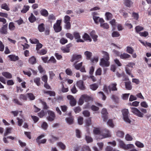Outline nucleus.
Here are the masks:
<instances>
[{"label": "nucleus", "instance_id": "49", "mask_svg": "<svg viewBox=\"0 0 151 151\" xmlns=\"http://www.w3.org/2000/svg\"><path fill=\"white\" fill-rule=\"evenodd\" d=\"M12 128L11 127H8L7 128L6 132L4 134V136H6L9 134L11 133Z\"/></svg>", "mask_w": 151, "mask_h": 151}, {"label": "nucleus", "instance_id": "30", "mask_svg": "<svg viewBox=\"0 0 151 151\" xmlns=\"http://www.w3.org/2000/svg\"><path fill=\"white\" fill-rule=\"evenodd\" d=\"M29 7L28 5L24 6L21 12L23 13H26L29 10Z\"/></svg>", "mask_w": 151, "mask_h": 151}, {"label": "nucleus", "instance_id": "55", "mask_svg": "<svg viewBox=\"0 0 151 151\" xmlns=\"http://www.w3.org/2000/svg\"><path fill=\"white\" fill-rule=\"evenodd\" d=\"M136 145L139 147L142 148L144 147V145L143 143L137 141L135 143Z\"/></svg>", "mask_w": 151, "mask_h": 151}, {"label": "nucleus", "instance_id": "46", "mask_svg": "<svg viewBox=\"0 0 151 151\" xmlns=\"http://www.w3.org/2000/svg\"><path fill=\"white\" fill-rule=\"evenodd\" d=\"M100 26L104 29H108L109 28V24L107 23H101Z\"/></svg>", "mask_w": 151, "mask_h": 151}, {"label": "nucleus", "instance_id": "44", "mask_svg": "<svg viewBox=\"0 0 151 151\" xmlns=\"http://www.w3.org/2000/svg\"><path fill=\"white\" fill-rule=\"evenodd\" d=\"M40 78H36L34 79V81L37 86H39L40 85Z\"/></svg>", "mask_w": 151, "mask_h": 151}, {"label": "nucleus", "instance_id": "45", "mask_svg": "<svg viewBox=\"0 0 151 151\" xmlns=\"http://www.w3.org/2000/svg\"><path fill=\"white\" fill-rule=\"evenodd\" d=\"M110 23L113 27L112 30H114L115 29L114 27L116 26V21L115 19H113L110 22Z\"/></svg>", "mask_w": 151, "mask_h": 151}, {"label": "nucleus", "instance_id": "9", "mask_svg": "<svg viewBox=\"0 0 151 151\" xmlns=\"http://www.w3.org/2000/svg\"><path fill=\"white\" fill-rule=\"evenodd\" d=\"M109 60L102 58L101 59L99 65L102 67H108L110 65V63L109 61Z\"/></svg>", "mask_w": 151, "mask_h": 151}, {"label": "nucleus", "instance_id": "52", "mask_svg": "<svg viewBox=\"0 0 151 151\" xmlns=\"http://www.w3.org/2000/svg\"><path fill=\"white\" fill-rule=\"evenodd\" d=\"M112 99L116 102L118 103L119 101V97L117 95H113Z\"/></svg>", "mask_w": 151, "mask_h": 151}, {"label": "nucleus", "instance_id": "3", "mask_svg": "<svg viewBox=\"0 0 151 151\" xmlns=\"http://www.w3.org/2000/svg\"><path fill=\"white\" fill-rule=\"evenodd\" d=\"M111 136L110 132L109 131L106 129H104L102 130V134L99 138V139H102L106 137H108Z\"/></svg>", "mask_w": 151, "mask_h": 151}, {"label": "nucleus", "instance_id": "27", "mask_svg": "<svg viewBox=\"0 0 151 151\" xmlns=\"http://www.w3.org/2000/svg\"><path fill=\"white\" fill-rule=\"evenodd\" d=\"M101 53L104 55L103 58H104L105 59L109 60V53L107 52L104 51H102Z\"/></svg>", "mask_w": 151, "mask_h": 151}, {"label": "nucleus", "instance_id": "32", "mask_svg": "<svg viewBox=\"0 0 151 151\" xmlns=\"http://www.w3.org/2000/svg\"><path fill=\"white\" fill-rule=\"evenodd\" d=\"M1 9H4L6 11H8L10 10V8L8 6L6 3H4L1 4Z\"/></svg>", "mask_w": 151, "mask_h": 151}, {"label": "nucleus", "instance_id": "61", "mask_svg": "<svg viewBox=\"0 0 151 151\" xmlns=\"http://www.w3.org/2000/svg\"><path fill=\"white\" fill-rule=\"evenodd\" d=\"M139 34L140 36L144 37H146L148 35V33L147 31L140 32L139 33Z\"/></svg>", "mask_w": 151, "mask_h": 151}, {"label": "nucleus", "instance_id": "58", "mask_svg": "<svg viewBox=\"0 0 151 151\" xmlns=\"http://www.w3.org/2000/svg\"><path fill=\"white\" fill-rule=\"evenodd\" d=\"M56 62V60L53 56H52L49 60V63H55Z\"/></svg>", "mask_w": 151, "mask_h": 151}, {"label": "nucleus", "instance_id": "13", "mask_svg": "<svg viewBox=\"0 0 151 151\" xmlns=\"http://www.w3.org/2000/svg\"><path fill=\"white\" fill-rule=\"evenodd\" d=\"M93 19L95 23L97 24L99 22L101 23H104V20L102 18H100L99 17L94 16L93 17Z\"/></svg>", "mask_w": 151, "mask_h": 151}, {"label": "nucleus", "instance_id": "26", "mask_svg": "<svg viewBox=\"0 0 151 151\" xmlns=\"http://www.w3.org/2000/svg\"><path fill=\"white\" fill-rule=\"evenodd\" d=\"M73 118L72 116L65 118V120L67 123L69 124H71L73 123Z\"/></svg>", "mask_w": 151, "mask_h": 151}, {"label": "nucleus", "instance_id": "28", "mask_svg": "<svg viewBox=\"0 0 151 151\" xmlns=\"http://www.w3.org/2000/svg\"><path fill=\"white\" fill-rule=\"evenodd\" d=\"M29 20L31 23H33L36 20V18L32 13H31L30 17L29 18Z\"/></svg>", "mask_w": 151, "mask_h": 151}, {"label": "nucleus", "instance_id": "16", "mask_svg": "<svg viewBox=\"0 0 151 151\" xmlns=\"http://www.w3.org/2000/svg\"><path fill=\"white\" fill-rule=\"evenodd\" d=\"M40 12L41 15L45 17H47L49 14L48 12L45 9H41Z\"/></svg>", "mask_w": 151, "mask_h": 151}, {"label": "nucleus", "instance_id": "19", "mask_svg": "<svg viewBox=\"0 0 151 151\" xmlns=\"http://www.w3.org/2000/svg\"><path fill=\"white\" fill-rule=\"evenodd\" d=\"M91 36L93 39V41L96 42L97 40L98 36L95 34V32L94 31H92L90 33Z\"/></svg>", "mask_w": 151, "mask_h": 151}, {"label": "nucleus", "instance_id": "47", "mask_svg": "<svg viewBox=\"0 0 151 151\" xmlns=\"http://www.w3.org/2000/svg\"><path fill=\"white\" fill-rule=\"evenodd\" d=\"M48 127L47 124L46 122H43L41 125V127L44 130L46 129Z\"/></svg>", "mask_w": 151, "mask_h": 151}, {"label": "nucleus", "instance_id": "24", "mask_svg": "<svg viewBox=\"0 0 151 151\" xmlns=\"http://www.w3.org/2000/svg\"><path fill=\"white\" fill-rule=\"evenodd\" d=\"M125 87L127 90H130L132 89V86L131 85V82L130 81L125 82Z\"/></svg>", "mask_w": 151, "mask_h": 151}, {"label": "nucleus", "instance_id": "54", "mask_svg": "<svg viewBox=\"0 0 151 151\" xmlns=\"http://www.w3.org/2000/svg\"><path fill=\"white\" fill-rule=\"evenodd\" d=\"M85 139L88 143L91 142L93 141L92 139L89 136H86Z\"/></svg>", "mask_w": 151, "mask_h": 151}, {"label": "nucleus", "instance_id": "2", "mask_svg": "<svg viewBox=\"0 0 151 151\" xmlns=\"http://www.w3.org/2000/svg\"><path fill=\"white\" fill-rule=\"evenodd\" d=\"M62 22V20H57L56 22L53 25V28L56 32H60L62 30V27L61 24Z\"/></svg>", "mask_w": 151, "mask_h": 151}, {"label": "nucleus", "instance_id": "43", "mask_svg": "<svg viewBox=\"0 0 151 151\" xmlns=\"http://www.w3.org/2000/svg\"><path fill=\"white\" fill-rule=\"evenodd\" d=\"M104 91L107 94H109L111 93V90L109 88V86H104L103 88Z\"/></svg>", "mask_w": 151, "mask_h": 151}, {"label": "nucleus", "instance_id": "38", "mask_svg": "<svg viewBox=\"0 0 151 151\" xmlns=\"http://www.w3.org/2000/svg\"><path fill=\"white\" fill-rule=\"evenodd\" d=\"M116 135L119 137H124V133L122 131L119 130L116 132Z\"/></svg>", "mask_w": 151, "mask_h": 151}, {"label": "nucleus", "instance_id": "63", "mask_svg": "<svg viewBox=\"0 0 151 151\" xmlns=\"http://www.w3.org/2000/svg\"><path fill=\"white\" fill-rule=\"evenodd\" d=\"M124 149H129L134 148V146L133 144H129L126 145Z\"/></svg>", "mask_w": 151, "mask_h": 151}, {"label": "nucleus", "instance_id": "8", "mask_svg": "<svg viewBox=\"0 0 151 151\" xmlns=\"http://www.w3.org/2000/svg\"><path fill=\"white\" fill-rule=\"evenodd\" d=\"M91 151L89 146L84 145L83 146H79L75 147L74 151Z\"/></svg>", "mask_w": 151, "mask_h": 151}, {"label": "nucleus", "instance_id": "57", "mask_svg": "<svg viewBox=\"0 0 151 151\" xmlns=\"http://www.w3.org/2000/svg\"><path fill=\"white\" fill-rule=\"evenodd\" d=\"M65 36L68 38L70 39V40H72L74 38L73 35L70 33H66Z\"/></svg>", "mask_w": 151, "mask_h": 151}, {"label": "nucleus", "instance_id": "39", "mask_svg": "<svg viewBox=\"0 0 151 151\" xmlns=\"http://www.w3.org/2000/svg\"><path fill=\"white\" fill-rule=\"evenodd\" d=\"M83 38L85 40H89L90 42L91 41V39L89 36L86 33H85L83 36Z\"/></svg>", "mask_w": 151, "mask_h": 151}, {"label": "nucleus", "instance_id": "36", "mask_svg": "<svg viewBox=\"0 0 151 151\" xmlns=\"http://www.w3.org/2000/svg\"><path fill=\"white\" fill-rule=\"evenodd\" d=\"M105 15L107 20H109L111 19L112 17V14L109 12H106L105 14Z\"/></svg>", "mask_w": 151, "mask_h": 151}, {"label": "nucleus", "instance_id": "40", "mask_svg": "<svg viewBox=\"0 0 151 151\" xmlns=\"http://www.w3.org/2000/svg\"><path fill=\"white\" fill-rule=\"evenodd\" d=\"M90 88L93 90H96L98 87L99 86L96 83H94L90 86Z\"/></svg>", "mask_w": 151, "mask_h": 151}, {"label": "nucleus", "instance_id": "41", "mask_svg": "<svg viewBox=\"0 0 151 151\" xmlns=\"http://www.w3.org/2000/svg\"><path fill=\"white\" fill-rule=\"evenodd\" d=\"M98 94H99L100 97L102 98L103 100H105L106 98V97L103 92H99L98 93Z\"/></svg>", "mask_w": 151, "mask_h": 151}, {"label": "nucleus", "instance_id": "62", "mask_svg": "<svg viewBox=\"0 0 151 151\" xmlns=\"http://www.w3.org/2000/svg\"><path fill=\"white\" fill-rule=\"evenodd\" d=\"M67 40L63 37H62L60 40V43L63 45L65 44L66 43H67Z\"/></svg>", "mask_w": 151, "mask_h": 151}, {"label": "nucleus", "instance_id": "1", "mask_svg": "<svg viewBox=\"0 0 151 151\" xmlns=\"http://www.w3.org/2000/svg\"><path fill=\"white\" fill-rule=\"evenodd\" d=\"M131 111L136 115L142 118L143 117L144 114H146L147 112L146 109L141 108L140 110L142 112H141L140 110L137 108L135 107H130Z\"/></svg>", "mask_w": 151, "mask_h": 151}, {"label": "nucleus", "instance_id": "48", "mask_svg": "<svg viewBox=\"0 0 151 151\" xmlns=\"http://www.w3.org/2000/svg\"><path fill=\"white\" fill-rule=\"evenodd\" d=\"M70 17L68 15H65L64 18L63 22L64 23L69 22L70 21Z\"/></svg>", "mask_w": 151, "mask_h": 151}, {"label": "nucleus", "instance_id": "51", "mask_svg": "<svg viewBox=\"0 0 151 151\" xmlns=\"http://www.w3.org/2000/svg\"><path fill=\"white\" fill-rule=\"evenodd\" d=\"M135 29L136 32L138 33L143 30L144 28L139 26H137L135 27Z\"/></svg>", "mask_w": 151, "mask_h": 151}, {"label": "nucleus", "instance_id": "17", "mask_svg": "<svg viewBox=\"0 0 151 151\" xmlns=\"http://www.w3.org/2000/svg\"><path fill=\"white\" fill-rule=\"evenodd\" d=\"M117 84L116 83H112L109 86V88L110 89L111 91H116L117 90V88L116 87Z\"/></svg>", "mask_w": 151, "mask_h": 151}, {"label": "nucleus", "instance_id": "60", "mask_svg": "<svg viewBox=\"0 0 151 151\" xmlns=\"http://www.w3.org/2000/svg\"><path fill=\"white\" fill-rule=\"evenodd\" d=\"M58 146L60 147L62 149L64 150L65 148V146L62 142H60L58 143Z\"/></svg>", "mask_w": 151, "mask_h": 151}, {"label": "nucleus", "instance_id": "33", "mask_svg": "<svg viewBox=\"0 0 151 151\" xmlns=\"http://www.w3.org/2000/svg\"><path fill=\"white\" fill-rule=\"evenodd\" d=\"M51 138L49 139L50 142L53 143L54 142L58 140V138L54 136L53 135H51Z\"/></svg>", "mask_w": 151, "mask_h": 151}, {"label": "nucleus", "instance_id": "59", "mask_svg": "<svg viewBox=\"0 0 151 151\" xmlns=\"http://www.w3.org/2000/svg\"><path fill=\"white\" fill-rule=\"evenodd\" d=\"M29 41L31 43L33 44H37L39 43V40L37 39H30Z\"/></svg>", "mask_w": 151, "mask_h": 151}, {"label": "nucleus", "instance_id": "20", "mask_svg": "<svg viewBox=\"0 0 151 151\" xmlns=\"http://www.w3.org/2000/svg\"><path fill=\"white\" fill-rule=\"evenodd\" d=\"M8 57L10 58V60L12 61H15L19 59L18 56H15V55H9Z\"/></svg>", "mask_w": 151, "mask_h": 151}, {"label": "nucleus", "instance_id": "12", "mask_svg": "<svg viewBox=\"0 0 151 151\" xmlns=\"http://www.w3.org/2000/svg\"><path fill=\"white\" fill-rule=\"evenodd\" d=\"M76 85L79 89L81 90H84L85 89V87L83 85V82L82 80L78 81L76 83Z\"/></svg>", "mask_w": 151, "mask_h": 151}, {"label": "nucleus", "instance_id": "15", "mask_svg": "<svg viewBox=\"0 0 151 151\" xmlns=\"http://www.w3.org/2000/svg\"><path fill=\"white\" fill-rule=\"evenodd\" d=\"M93 132L95 134L97 135L96 137L98 139H99V138L100 137V136L101 134L102 130L101 131L99 128H95L94 129Z\"/></svg>", "mask_w": 151, "mask_h": 151}, {"label": "nucleus", "instance_id": "29", "mask_svg": "<svg viewBox=\"0 0 151 151\" xmlns=\"http://www.w3.org/2000/svg\"><path fill=\"white\" fill-rule=\"evenodd\" d=\"M29 62L31 64H35L36 63V59L34 57L32 56L29 59Z\"/></svg>", "mask_w": 151, "mask_h": 151}, {"label": "nucleus", "instance_id": "35", "mask_svg": "<svg viewBox=\"0 0 151 151\" xmlns=\"http://www.w3.org/2000/svg\"><path fill=\"white\" fill-rule=\"evenodd\" d=\"M9 29L11 31L14 30L15 29V27L14 25V23L12 22L9 23Z\"/></svg>", "mask_w": 151, "mask_h": 151}, {"label": "nucleus", "instance_id": "42", "mask_svg": "<svg viewBox=\"0 0 151 151\" xmlns=\"http://www.w3.org/2000/svg\"><path fill=\"white\" fill-rule=\"evenodd\" d=\"M48 19L49 20H54L56 19V18L55 15L53 14H50L48 15Z\"/></svg>", "mask_w": 151, "mask_h": 151}, {"label": "nucleus", "instance_id": "25", "mask_svg": "<svg viewBox=\"0 0 151 151\" xmlns=\"http://www.w3.org/2000/svg\"><path fill=\"white\" fill-rule=\"evenodd\" d=\"M124 4L127 6L130 7L133 4L130 0H124Z\"/></svg>", "mask_w": 151, "mask_h": 151}, {"label": "nucleus", "instance_id": "56", "mask_svg": "<svg viewBox=\"0 0 151 151\" xmlns=\"http://www.w3.org/2000/svg\"><path fill=\"white\" fill-rule=\"evenodd\" d=\"M37 52L40 55H44L47 53V51L46 50L43 49L40 51L39 50V51Z\"/></svg>", "mask_w": 151, "mask_h": 151}, {"label": "nucleus", "instance_id": "10", "mask_svg": "<svg viewBox=\"0 0 151 151\" xmlns=\"http://www.w3.org/2000/svg\"><path fill=\"white\" fill-rule=\"evenodd\" d=\"M73 37L76 40L77 42H83L84 41L81 38V36L80 33L77 32H75L73 33Z\"/></svg>", "mask_w": 151, "mask_h": 151}, {"label": "nucleus", "instance_id": "6", "mask_svg": "<svg viewBox=\"0 0 151 151\" xmlns=\"http://www.w3.org/2000/svg\"><path fill=\"white\" fill-rule=\"evenodd\" d=\"M81 56L80 55L75 54L72 55L70 61L72 62H74V64H75L81 59Z\"/></svg>", "mask_w": 151, "mask_h": 151}, {"label": "nucleus", "instance_id": "34", "mask_svg": "<svg viewBox=\"0 0 151 151\" xmlns=\"http://www.w3.org/2000/svg\"><path fill=\"white\" fill-rule=\"evenodd\" d=\"M27 97L30 100H34L35 99V97L33 94L32 93H29L27 94Z\"/></svg>", "mask_w": 151, "mask_h": 151}, {"label": "nucleus", "instance_id": "23", "mask_svg": "<svg viewBox=\"0 0 151 151\" xmlns=\"http://www.w3.org/2000/svg\"><path fill=\"white\" fill-rule=\"evenodd\" d=\"M84 54L86 57L87 59L90 60L92 56V53L91 52L86 51L84 52Z\"/></svg>", "mask_w": 151, "mask_h": 151}, {"label": "nucleus", "instance_id": "4", "mask_svg": "<svg viewBox=\"0 0 151 151\" xmlns=\"http://www.w3.org/2000/svg\"><path fill=\"white\" fill-rule=\"evenodd\" d=\"M91 100V97L86 95H82L80 98L79 101V104L82 105L85 101L86 102H88Z\"/></svg>", "mask_w": 151, "mask_h": 151}, {"label": "nucleus", "instance_id": "64", "mask_svg": "<svg viewBox=\"0 0 151 151\" xmlns=\"http://www.w3.org/2000/svg\"><path fill=\"white\" fill-rule=\"evenodd\" d=\"M120 36L119 33L117 31H114L112 34L113 37H118Z\"/></svg>", "mask_w": 151, "mask_h": 151}, {"label": "nucleus", "instance_id": "53", "mask_svg": "<svg viewBox=\"0 0 151 151\" xmlns=\"http://www.w3.org/2000/svg\"><path fill=\"white\" fill-rule=\"evenodd\" d=\"M130 93H125L122 94V98L124 100H127L128 99Z\"/></svg>", "mask_w": 151, "mask_h": 151}, {"label": "nucleus", "instance_id": "5", "mask_svg": "<svg viewBox=\"0 0 151 151\" xmlns=\"http://www.w3.org/2000/svg\"><path fill=\"white\" fill-rule=\"evenodd\" d=\"M122 112L124 121L129 123H130L131 121L128 117V114L129 113L128 110L127 109H124L122 110Z\"/></svg>", "mask_w": 151, "mask_h": 151}, {"label": "nucleus", "instance_id": "21", "mask_svg": "<svg viewBox=\"0 0 151 151\" xmlns=\"http://www.w3.org/2000/svg\"><path fill=\"white\" fill-rule=\"evenodd\" d=\"M38 29L40 32H43L45 31V24L43 23H41L38 26Z\"/></svg>", "mask_w": 151, "mask_h": 151}, {"label": "nucleus", "instance_id": "22", "mask_svg": "<svg viewBox=\"0 0 151 151\" xmlns=\"http://www.w3.org/2000/svg\"><path fill=\"white\" fill-rule=\"evenodd\" d=\"M130 55L125 53H124L122 54H121L120 56V58L121 59H124L129 58H130Z\"/></svg>", "mask_w": 151, "mask_h": 151}, {"label": "nucleus", "instance_id": "50", "mask_svg": "<svg viewBox=\"0 0 151 151\" xmlns=\"http://www.w3.org/2000/svg\"><path fill=\"white\" fill-rule=\"evenodd\" d=\"M127 51L129 54H132L134 52V50L132 47L127 46Z\"/></svg>", "mask_w": 151, "mask_h": 151}, {"label": "nucleus", "instance_id": "7", "mask_svg": "<svg viewBox=\"0 0 151 151\" xmlns=\"http://www.w3.org/2000/svg\"><path fill=\"white\" fill-rule=\"evenodd\" d=\"M47 113L48 115L47 117V119L50 122L53 121L56 117L55 113L52 111L48 110L47 111Z\"/></svg>", "mask_w": 151, "mask_h": 151}, {"label": "nucleus", "instance_id": "18", "mask_svg": "<svg viewBox=\"0 0 151 151\" xmlns=\"http://www.w3.org/2000/svg\"><path fill=\"white\" fill-rule=\"evenodd\" d=\"M2 75L7 78L10 79L12 77V74L9 72H4L2 73Z\"/></svg>", "mask_w": 151, "mask_h": 151}, {"label": "nucleus", "instance_id": "31", "mask_svg": "<svg viewBox=\"0 0 151 151\" xmlns=\"http://www.w3.org/2000/svg\"><path fill=\"white\" fill-rule=\"evenodd\" d=\"M27 95L26 94H21L19 97V99L22 101H26L27 100Z\"/></svg>", "mask_w": 151, "mask_h": 151}, {"label": "nucleus", "instance_id": "14", "mask_svg": "<svg viewBox=\"0 0 151 151\" xmlns=\"http://www.w3.org/2000/svg\"><path fill=\"white\" fill-rule=\"evenodd\" d=\"M8 25L7 24L4 25L3 27L0 29V32L6 35L7 34V31Z\"/></svg>", "mask_w": 151, "mask_h": 151}, {"label": "nucleus", "instance_id": "11", "mask_svg": "<svg viewBox=\"0 0 151 151\" xmlns=\"http://www.w3.org/2000/svg\"><path fill=\"white\" fill-rule=\"evenodd\" d=\"M67 98L70 101V103L72 106H74L76 105V101L72 96L68 95Z\"/></svg>", "mask_w": 151, "mask_h": 151}, {"label": "nucleus", "instance_id": "37", "mask_svg": "<svg viewBox=\"0 0 151 151\" xmlns=\"http://www.w3.org/2000/svg\"><path fill=\"white\" fill-rule=\"evenodd\" d=\"M119 145L120 148L124 149L126 145L124 143L123 141L119 140Z\"/></svg>", "mask_w": 151, "mask_h": 151}]
</instances>
